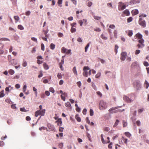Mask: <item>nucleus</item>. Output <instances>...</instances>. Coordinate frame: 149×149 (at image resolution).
I'll list each match as a JSON object with an SVG mask.
<instances>
[{
  "mask_svg": "<svg viewBox=\"0 0 149 149\" xmlns=\"http://www.w3.org/2000/svg\"><path fill=\"white\" fill-rule=\"evenodd\" d=\"M107 104L106 102L103 100H101L99 104V108L100 110H103L107 108Z\"/></svg>",
  "mask_w": 149,
  "mask_h": 149,
  "instance_id": "nucleus-1",
  "label": "nucleus"
},
{
  "mask_svg": "<svg viewBox=\"0 0 149 149\" xmlns=\"http://www.w3.org/2000/svg\"><path fill=\"white\" fill-rule=\"evenodd\" d=\"M122 107V106H117L115 107H112L110 108L109 110V111L111 113H116L117 112L120 111V109H118L116 110H116L118 108H121Z\"/></svg>",
  "mask_w": 149,
  "mask_h": 149,
  "instance_id": "nucleus-2",
  "label": "nucleus"
},
{
  "mask_svg": "<svg viewBox=\"0 0 149 149\" xmlns=\"http://www.w3.org/2000/svg\"><path fill=\"white\" fill-rule=\"evenodd\" d=\"M45 110L44 109L37 111L35 112V116L36 117H37L39 115L44 116L45 113Z\"/></svg>",
  "mask_w": 149,
  "mask_h": 149,
  "instance_id": "nucleus-3",
  "label": "nucleus"
},
{
  "mask_svg": "<svg viewBox=\"0 0 149 149\" xmlns=\"http://www.w3.org/2000/svg\"><path fill=\"white\" fill-rule=\"evenodd\" d=\"M123 99L125 101L128 103L132 102L134 100L133 98H131L130 96L127 97L126 96H124L123 97Z\"/></svg>",
  "mask_w": 149,
  "mask_h": 149,
  "instance_id": "nucleus-4",
  "label": "nucleus"
},
{
  "mask_svg": "<svg viewBox=\"0 0 149 149\" xmlns=\"http://www.w3.org/2000/svg\"><path fill=\"white\" fill-rule=\"evenodd\" d=\"M134 86L137 89H139L141 87V84L139 81H135L134 83Z\"/></svg>",
  "mask_w": 149,
  "mask_h": 149,
  "instance_id": "nucleus-5",
  "label": "nucleus"
},
{
  "mask_svg": "<svg viewBox=\"0 0 149 149\" xmlns=\"http://www.w3.org/2000/svg\"><path fill=\"white\" fill-rule=\"evenodd\" d=\"M120 55V59L122 61H124L126 59V57L127 55V53L125 52H123L121 53Z\"/></svg>",
  "mask_w": 149,
  "mask_h": 149,
  "instance_id": "nucleus-6",
  "label": "nucleus"
},
{
  "mask_svg": "<svg viewBox=\"0 0 149 149\" xmlns=\"http://www.w3.org/2000/svg\"><path fill=\"white\" fill-rule=\"evenodd\" d=\"M47 125L48 128L51 130L55 131V128L53 125L50 123H48L47 124Z\"/></svg>",
  "mask_w": 149,
  "mask_h": 149,
  "instance_id": "nucleus-7",
  "label": "nucleus"
},
{
  "mask_svg": "<svg viewBox=\"0 0 149 149\" xmlns=\"http://www.w3.org/2000/svg\"><path fill=\"white\" fill-rule=\"evenodd\" d=\"M138 65L137 62L136 61L132 63L131 67L132 68H135Z\"/></svg>",
  "mask_w": 149,
  "mask_h": 149,
  "instance_id": "nucleus-8",
  "label": "nucleus"
},
{
  "mask_svg": "<svg viewBox=\"0 0 149 149\" xmlns=\"http://www.w3.org/2000/svg\"><path fill=\"white\" fill-rule=\"evenodd\" d=\"M139 24L143 27H145L146 26V22L144 20L139 22Z\"/></svg>",
  "mask_w": 149,
  "mask_h": 149,
  "instance_id": "nucleus-9",
  "label": "nucleus"
},
{
  "mask_svg": "<svg viewBox=\"0 0 149 149\" xmlns=\"http://www.w3.org/2000/svg\"><path fill=\"white\" fill-rule=\"evenodd\" d=\"M10 63L13 65H16L17 64V61L15 59L12 60L11 61H10Z\"/></svg>",
  "mask_w": 149,
  "mask_h": 149,
  "instance_id": "nucleus-10",
  "label": "nucleus"
},
{
  "mask_svg": "<svg viewBox=\"0 0 149 149\" xmlns=\"http://www.w3.org/2000/svg\"><path fill=\"white\" fill-rule=\"evenodd\" d=\"M130 3L131 4H133L138 3H140L139 0H131Z\"/></svg>",
  "mask_w": 149,
  "mask_h": 149,
  "instance_id": "nucleus-11",
  "label": "nucleus"
},
{
  "mask_svg": "<svg viewBox=\"0 0 149 149\" xmlns=\"http://www.w3.org/2000/svg\"><path fill=\"white\" fill-rule=\"evenodd\" d=\"M56 123H58V125L59 126H61L62 124V121L61 118H59L58 120L56 121Z\"/></svg>",
  "mask_w": 149,
  "mask_h": 149,
  "instance_id": "nucleus-12",
  "label": "nucleus"
},
{
  "mask_svg": "<svg viewBox=\"0 0 149 149\" xmlns=\"http://www.w3.org/2000/svg\"><path fill=\"white\" fill-rule=\"evenodd\" d=\"M132 13L133 15H136L138 14V10L137 9L133 10L132 11Z\"/></svg>",
  "mask_w": 149,
  "mask_h": 149,
  "instance_id": "nucleus-13",
  "label": "nucleus"
},
{
  "mask_svg": "<svg viewBox=\"0 0 149 149\" xmlns=\"http://www.w3.org/2000/svg\"><path fill=\"white\" fill-rule=\"evenodd\" d=\"M123 13L126 15L127 16H129L130 15V13L129 10L126 9L123 12Z\"/></svg>",
  "mask_w": 149,
  "mask_h": 149,
  "instance_id": "nucleus-14",
  "label": "nucleus"
},
{
  "mask_svg": "<svg viewBox=\"0 0 149 149\" xmlns=\"http://www.w3.org/2000/svg\"><path fill=\"white\" fill-rule=\"evenodd\" d=\"M135 36L136 37L135 38H137L139 39L142 38L143 37L142 35L139 33H137L136 35Z\"/></svg>",
  "mask_w": 149,
  "mask_h": 149,
  "instance_id": "nucleus-15",
  "label": "nucleus"
},
{
  "mask_svg": "<svg viewBox=\"0 0 149 149\" xmlns=\"http://www.w3.org/2000/svg\"><path fill=\"white\" fill-rule=\"evenodd\" d=\"M144 86L146 89H147L148 88L149 86V83L148 82L147 80H146L145 81Z\"/></svg>",
  "mask_w": 149,
  "mask_h": 149,
  "instance_id": "nucleus-16",
  "label": "nucleus"
},
{
  "mask_svg": "<svg viewBox=\"0 0 149 149\" xmlns=\"http://www.w3.org/2000/svg\"><path fill=\"white\" fill-rule=\"evenodd\" d=\"M75 117L77 121L80 122L81 121V118L79 117V114H76Z\"/></svg>",
  "mask_w": 149,
  "mask_h": 149,
  "instance_id": "nucleus-17",
  "label": "nucleus"
},
{
  "mask_svg": "<svg viewBox=\"0 0 149 149\" xmlns=\"http://www.w3.org/2000/svg\"><path fill=\"white\" fill-rule=\"evenodd\" d=\"M72 71L74 74H75L76 75H77V71L76 70L75 66H74L73 67Z\"/></svg>",
  "mask_w": 149,
  "mask_h": 149,
  "instance_id": "nucleus-18",
  "label": "nucleus"
},
{
  "mask_svg": "<svg viewBox=\"0 0 149 149\" xmlns=\"http://www.w3.org/2000/svg\"><path fill=\"white\" fill-rule=\"evenodd\" d=\"M55 47V45L53 43H52L50 45V48L52 50H53L54 49Z\"/></svg>",
  "mask_w": 149,
  "mask_h": 149,
  "instance_id": "nucleus-19",
  "label": "nucleus"
},
{
  "mask_svg": "<svg viewBox=\"0 0 149 149\" xmlns=\"http://www.w3.org/2000/svg\"><path fill=\"white\" fill-rule=\"evenodd\" d=\"M0 40L1 41H10V40L8 38H0Z\"/></svg>",
  "mask_w": 149,
  "mask_h": 149,
  "instance_id": "nucleus-20",
  "label": "nucleus"
},
{
  "mask_svg": "<svg viewBox=\"0 0 149 149\" xmlns=\"http://www.w3.org/2000/svg\"><path fill=\"white\" fill-rule=\"evenodd\" d=\"M43 67L44 69L46 70H47L49 68V67L48 65L46 63H44L43 64Z\"/></svg>",
  "mask_w": 149,
  "mask_h": 149,
  "instance_id": "nucleus-21",
  "label": "nucleus"
},
{
  "mask_svg": "<svg viewBox=\"0 0 149 149\" xmlns=\"http://www.w3.org/2000/svg\"><path fill=\"white\" fill-rule=\"evenodd\" d=\"M62 1L63 0H58L57 3L58 4V6L60 7H61L62 6V5L61 4L62 3Z\"/></svg>",
  "mask_w": 149,
  "mask_h": 149,
  "instance_id": "nucleus-22",
  "label": "nucleus"
},
{
  "mask_svg": "<svg viewBox=\"0 0 149 149\" xmlns=\"http://www.w3.org/2000/svg\"><path fill=\"white\" fill-rule=\"evenodd\" d=\"M117 32H118V31H117V30H114L113 31L114 36V37L116 38H117Z\"/></svg>",
  "mask_w": 149,
  "mask_h": 149,
  "instance_id": "nucleus-23",
  "label": "nucleus"
},
{
  "mask_svg": "<svg viewBox=\"0 0 149 149\" xmlns=\"http://www.w3.org/2000/svg\"><path fill=\"white\" fill-rule=\"evenodd\" d=\"M8 72L10 74L12 75L15 73V71L12 69H10L8 70Z\"/></svg>",
  "mask_w": 149,
  "mask_h": 149,
  "instance_id": "nucleus-24",
  "label": "nucleus"
},
{
  "mask_svg": "<svg viewBox=\"0 0 149 149\" xmlns=\"http://www.w3.org/2000/svg\"><path fill=\"white\" fill-rule=\"evenodd\" d=\"M119 121L118 119L116 120V122L113 125V127H115L118 125Z\"/></svg>",
  "mask_w": 149,
  "mask_h": 149,
  "instance_id": "nucleus-25",
  "label": "nucleus"
},
{
  "mask_svg": "<svg viewBox=\"0 0 149 149\" xmlns=\"http://www.w3.org/2000/svg\"><path fill=\"white\" fill-rule=\"evenodd\" d=\"M101 140L102 142V143L103 144H105L106 143V141L104 140L103 137V134H102L101 135Z\"/></svg>",
  "mask_w": 149,
  "mask_h": 149,
  "instance_id": "nucleus-26",
  "label": "nucleus"
},
{
  "mask_svg": "<svg viewBox=\"0 0 149 149\" xmlns=\"http://www.w3.org/2000/svg\"><path fill=\"white\" fill-rule=\"evenodd\" d=\"M144 46L145 45L144 44H138L137 45V47L139 48H142L144 47Z\"/></svg>",
  "mask_w": 149,
  "mask_h": 149,
  "instance_id": "nucleus-27",
  "label": "nucleus"
},
{
  "mask_svg": "<svg viewBox=\"0 0 149 149\" xmlns=\"http://www.w3.org/2000/svg\"><path fill=\"white\" fill-rule=\"evenodd\" d=\"M4 90L0 92V97H3L5 95L4 93Z\"/></svg>",
  "mask_w": 149,
  "mask_h": 149,
  "instance_id": "nucleus-28",
  "label": "nucleus"
},
{
  "mask_svg": "<svg viewBox=\"0 0 149 149\" xmlns=\"http://www.w3.org/2000/svg\"><path fill=\"white\" fill-rule=\"evenodd\" d=\"M126 6L125 5L123 4L122 6L121 7V8H120L119 7L118 8V10H123L124 9L126 8Z\"/></svg>",
  "mask_w": 149,
  "mask_h": 149,
  "instance_id": "nucleus-29",
  "label": "nucleus"
},
{
  "mask_svg": "<svg viewBox=\"0 0 149 149\" xmlns=\"http://www.w3.org/2000/svg\"><path fill=\"white\" fill-rule=\"evenodd\" d=\"M84 72L83 73V74L84 77H87L88 76V73L87 71L86 70H84Z\"/></svg>",
  "mask_w": 149,
  "mask_h": 149,
  "instance_id": "nucleus-30",
  "label": "nucleus"
},
{
  "mask_svg": "<svg viewBox=\"0 0 149 149\" xmlns=\"http://www.w3.org/2000/svg\"><path fill=\"white\" fill-rule=\"evenodd\" d=\"M47 130V131H48L49 130H47V127H43V126H42V127H40L39 128V130L40 131H41L42 130Z\"/></svg>",
  "mask_w": 149,
  "mask_h": 149,
  "instance_id": "nucleus-31",
  "label": "nucleus"
},
{
  "mask_svg": "<svg viewBox=\"0 0 149 149\" xmlns=\"http://www.w3.org/2000/svg\"><path fill=\"white\" fill-rule=\"evenodd\" d=\"M133 34V31L132 30H129L128 32V35L129 36H131Z\"/></svg>",
  "mask_w": 149,
  "mask_h": 149,
  "instance_id": "nucleus-32",
  "label": "nucleus"
},
{
  "mask_svg": "<svg viewBox=\"0 0 149 149\" xmlns=\"http://www.w3.org/2000/svg\"><path fill=\"white\" fill-rule=\"evenodd\" d=\"M125 134L128 137H130L131 136V134L128 132H126L125 133Z\"/></svg>",
  "mask_w": 149,
  "mask_h": 149,
  "instance_id": "nucleus-33",
  "label": "nucleus"
},
{
  "mask_svg": "<svg viewBox=\"0 0 149 149\" xmlns=\"http://www.w3.org/2000/svg\"><path fill=\"white\" fill-rule=\"evenodd\" d=\"M139 42L140 44H144L143 43L144 42V40L142 38L139 39Z\"/></svg>",
  "mask_w": 149,
  "mask_h": 149,
  "instance_id": "nucleus-34",
  "label": "nucleus"
},
{
  "mask_svg": "<svg viewBox=\"0 0 149 149\" xmlns=\"http://www.w3.org/2000/svg\"><path fill=\"white\" fill-rule=\"evenodd\" d=\"M65 105L66 107H69L71 106V104L69 102H68L65 103Z\"/></svg>",
  "mask_w": 149,
  "mask_h": 149,
  "instance_id": "nucleus-35",
  "label": "nucleus"
},
{
  "mask_svg": "<svg viewBox=\"0 0 149 149\" xmlns=\"http://www.w3.org/2000/svg\"><path fill=\"white\" fill-rule=\"evenodd\" d=\"M123 126L124 127H125L127 125V122L125 120H123Z\"/></svg>",
  "mask_w": 149,
  "mask_h": 149,
  "instance_id": "nucleus-36",
  "label": "nucleus"
},
{
  "mask_svg": "<svg viewBox=\"0 0 149 149\" xmlns=\"http://www.w3.org/2000/svg\"><path fill=\"white\" fill-rule=\"evenodd\" d=\"M67 50V49H66L64 47H63L62 48V52L63 53H66V51Z\"/></svg>",
  "mask_w": 149,
  "mask_h": 149,
  "instance_id": "nucleus-37",
  "label": "nucleus"
},
{
  "mask_svg": "<svg viewBox=\"0 0 149 149\" xmlns=\"http://www.w3.org/2000/svg\"><path fill=\"white\" fill-rule=\"evenodd\" d=\"M17 28L19 29L20 30H23L24 29L23 27L21 25H18V26Z\"/></svg>",
  "mask_w": 149,
  "mask_h": 149,
  "instance_id": "nucleus-38",
  "label": "nucleus"
},
{
  "mask_svg": "<svg viewBox=\"0 0 149 149\" xmlns=\"http://www.w3.org/2000/svg\"><path fill=\"white\" fill-rule=\"evenodd\" d=\"M90 116H92L93 115L94 112L93 110L92 109H90Z\"/></svg>",
  "mask_w": 149,
  "mask_h": 149,
  "instance_id": "nucleus-39",
  "label": "nucleus"
},
{
  "mask_svg": "<svg viewBox=\"0 0 149 149\" xmlns=\"http://www.w3.org/2000/svg\"><path fill=\"white\" fill-rule=\"evenodd\" d=\"M76 31V29L75 27H72L71 29V31L72 33H73L74 32H75Z\"/></svg>",
  "mask_w": 149,
  "mask_h": 149,
  "instance_id": "nucleus-40",
  "label": "nucleus"
},
{
  "mask_svg": "<svg viewBox=\"0 0 149 149\" xmlns=\"http://www.w3.org/2000/svg\"><path fill=\"white\" fill-rule=\"evenodd\" d=\"M133 18L132 17H130L128 18L127 19V22L128 23H130L132 22V20Z\"/></svg>",
  "mask_w": 149,
  "mask_h": 149,
  "instance_id": "nucleus-41",
  "label": "nucleus"
},
{
  "mask_svg": "<svg viewBox=\"0 0 149 149\" xmlns=\"http://www.w3.org/2000/svg\"><path fill=\"white\" fill-rule=\"evenodd\" d=\"M111 72L110 71H106L105 72V74H107V76H110V74H111Z\"/></svg>",
  "mask_w": 149,
  "mask_h": 149,
  "instance_id": "nucleus-42",
  "label": "nucleus"
},
{
  "mask_svg": "<svg viewBox=\"0 0 149 149\" xmlns=\"http://www.w3.org/2000/svg\"><path fill=\"white\" fill-rule=\"evenodd\" d=\"M101 37L103 39L106 40H107V37H106L104 36V35L103 34H102L101 35Z\"/></svg>",
  "mask_w": 149,
  "mask_h": 149,
  "instance_id": "nucleus-43",
  "label": "nucleus"
},
{
  "mask_svg": "<svg viewBox=\"0 0 149 149\" xmlns=\"http://www.w3.org/2000/svg\"><path fill=\"white\" fill-rule=\"evenodd\" d=\"M90 44L89 43H88L86 45V46L85 47V52H87V49L88 47H89Z\"/></svg>",
  "mask_w": 149,
  "mask_h": 149,
  "instance_id": "nucleus-44",
  "label": "nucleus"
},
{
  "mask_svg": "<svg viewBox=\"0 0 149 149\" xmlns=\"http://www.w3.org/2000/svg\"><path fill=\"white\" fill-rule=\"evenodd\" d=\"M93 17L95 19L97 20H99L101 18V17H99L98 16L95 15Z\"/></svg>",
  "mask_w": 149,
  "mask_h": 149,
  "instance_id": "nucleus-45",
  "label": "nucleus"
},
{
  "mask_svg": "<svg viewBox=\"0 0 149 149\" xmlns=\"http://www.w3.org/2000/svg\"><path fill=\"white\" fill-rule=\"evenodd\" d=\"M109 28L110 29H113L115 28V26L114 24H111L109 26Z\"/></svg>",
  "mask_w": 149,
  "mask_h": 149,
  "instance_id": "nucleus-46",
  "label": "nucleus"
},
{
  "mask_svg": "<svg viewBox=\"0 0 149 149\" xmlns=\"http://www.w3.org/2000/svg\"><path fill=\"white\" fill-rule=\"evenodd\" d=\"M101 75V72H98L95 75V77L96 78H99Z\"/></svg>",
  "mask_w": 149,
  "mask_h": 149,
  "instance_id": "nucleus-47",
  "label": "nucleus"
},
{
  "mask_svg": "<svg viewBox=\"0 0 149 149\" xmlns=\"http://www.w3.org/2000/svg\"><path fill=\"white\" fill-rule=\"evenodd\" d=\"M14 19L17 21H18L19 19V17L17 16H15L14 17Z\"/></svg>",
  "mask_w": 149,
  "mask_h": 149,
  "instance_id": "nucleus-48",
  "label": "nucleus"
},
{
  "mask_svg": "<svg viewBox=\"0 0 149 149\" xmlns=\"http://www.w3.org/2000/svg\"><path fill=\"white\" fill-rule=\"evenodd\" d=\"M58 146L60 148L62 149L63 148V143H60L58 145Z\"/></svg>",
  "mask_w": 149,
  "mask_h": 149,
  "instance_id": "nucleus-49",
  "label": "nucleus"
},
{
  "mask_svg": "<svg viewBox=\"0 0 149 149\" xmlns=\"http://www.w3.org/2000/svg\"><path fill=\"white\" fill-rule=\"evenodd\" d=\"M49 91L52 93H54L55 92L54 88L52 87H50L49 88Z\"/></svg>",
  "mask_w": 149,
  "mask_h": 149,
  "instance_id": "nucleus-50",
  "label": "nucleus"
},
{
  "mask_svg": "<svg viewBox=\"0 0 149 149\" xmlns=\"http://www.w3.org/2000/svg\"><path fill=\"white\" fill-rule=\"evenodd\" d=\"M84 22H83L82 20H80L79 21V23L80 24V25L81 26H82L83 24V23Z\"/></svg>",
  "mask_w": 149,
  "mask_h": 149,
  "instance_id": "nucleus-51",
  "label": "nucleus"
},
{
  "mask_svg": "<svg viewBox=\"0 0 149 149\" xmlns=\"http://www.w3.org/2000/svg\"><path fill=\"white\" fill-rule=\"evenodd\" d=\"M93 4V3L92 2L89 1L87 3V6L89 7H90Z\"/></svg>",
  "mask_w": 149,
  "mask_h": 149,
  "instance_id": "nucleus-52",
  "label": "nucleus"
},
{
  "mask_svg": "<svg viewBox=\"0 0 149 149\" xmlns=\"http://www.w3.org/2000/svg\"><path fill=\"white\" fill-rule=\"evenodd\" d=\"M90 69V68L88 66H84V70L87 71Z\"/></svg>",
  "mask_w": 149,
  "mask_h": 149,
  "instance_id": "nucleus-53",
  "label": "nucleus"
},
{
  "mask_svg": "<svg viewBox=\"0 0 149 149\" xmlns=\"http://www.w3.org/2000/svg\"><path fill=\"white\" fill-rule=\"evenodd\" d=\"M11 87L10 86H9L8 87H7L5 88V90L6 92H9V88Z\"/></svg>",
  "mask_w": 149,
  "mask_h": 149,
  "instance_id": "nucleus-54",
  "label": "nucleus"
},
{
  "mask_svg": "<svg viewBox=\"0 0 149 149\" xmlns=\"http://www.w3.org/2000/svg\"><path fill=\"white\" fill-rule=\"evenodd\" d=\"M139 16L140 17H146V15L144 14H140L139 15Z\"/></svg>",
  "mask_w": 149,
  "mask_h": 149,
  "instance_id": "nucleus-55",
  "label": "nucleus"
},
{
  "mask_svg": "<svg viewBox=\"0 0 149 149\" xmlns=\"http://www.w3.org/2000/svg\"><path fill=\"white\" fill-rule=\"evenodd\" d=\"M92 87L93 88L95 89V90H97V87H96V86L95 85V84L93 83L92 84Z\"/></svg>",
  "mask_w": 149,
  "mask_h": 149,
  "instance_id": "nucleus-56",
  "label": "nucleus"
},
{
  "mask_svg": "<svg viewBox=\"0 0 149 149\" xmlns=\"http://www.w3.org/2000/svg\"><path fill=\"white\" fill-rule=\"evenodd\" d=\"M86 111H87V109L86 108L84 109H83V114L84 115H85L86 113Z\"/></svg>",
  "mask_w": 149,
  "mask_h": 149,
  "instance_id": "nucleus-57",
  "label": "nucleus"
},
{
  "mask_svg": "<svg viewBox=\"0 0 149 149\" xmlns=\"http://www.w3.org/2000/svg\"><path fill=\"white\" fill-rule=\"evenodd\" d=\"M4 47V45L2 43H0V50L3 49Z\"/></svg>",
  "mask_w": 149,
  "mask_h": 149,
  "instance_id": "nucleus-58",
  "label": "nucleus"
},
{
  "mask_svg": "<svg viewBox=\"0 0 149 149\" xmlns=\"http://www.w3.org/2000/svg\"><path fill=\"white\" fill-rule=\"evenodd\" d=\"M118 48V46L117 45H116L115 46V52H116V53H117V52H118L117 49Z\"/></svg>",
  "mask_w": 149,
  "mask_h": 149,
  "instance_id": "nucleus-59",
  "label": "nucleus"
},
{
  "mask_svg": "<svg viewBox=\"0 0 149 149\" xmlns=\"http://www.w3.org/2000/svg\"><path fill=\"white\" fill-rule=\"evenodd\" d=\"M4 142L2 141H0V147H2L4 145Z\"/></svg>",
  "mask_w": 149,
  "mask_h": 149,
  "instance_id": "nucleus-60",
  "label": "nucleus"
},
{
  "mask_svg": "<svg viewBox=\"0 0 149 149\" xmlns=\"http://www.w3.org/2000/svg\"><path fill=\"white\" fill-rule=\"evenodd\" d=\"M41 47L42 50L44 51L45 50V46L43 43H42L41 45Z\"/></svg>",
  "mask_w": 149,
  "mask_h": 149,
  "instance_id": "nucleus-61",
  "label": "nucleus"
},
{
  "mask_svg": "<svg viewBox=\"0 0 149 149\" xmlns=\"http://www.w3.org/2000/svg\"><path fill=\"white\" fill-rule=\"evenodd\" d=\"M77 41L78 42H82V39L80 37H79L77 38Z\"/></svg>",
  "mask_w": 149,
  "mask_h": 149,
  "instance_id": "nucleus-62",
  "label": "nucleus"
},
{
  "mask_svg": "<svg viewBox=\"0 0 149 149\" xmlns=\"http://www.w3.org/2000/svg\"><path fill=\"white\" fill-rule=\"evenodd\" d=\"M144 65L146 66H149V63H148L146 61H145L143 63Z\"/></svg>",
  "mask_w": 149,
  "mask_h": 149,
  "instance_id": "nucleus-63",
  "label": "nucleus"
},
{
  "mask_svg": "<svg viewBox=\"0 0 149 149\" xmlns=\"http://www.w3.org/2000/svg\"><path fill=\"white\" fill-rule=\"evenodd\" d=\"M76 110L77 111L80 112L81 109L79 107H77L76 108Z\"/></svg>",
  "mask_w": 149,
  "mask_h": 149,
  "instance_id": "nucleus-64",
  "label": "nucleus"
}]
</instances>
